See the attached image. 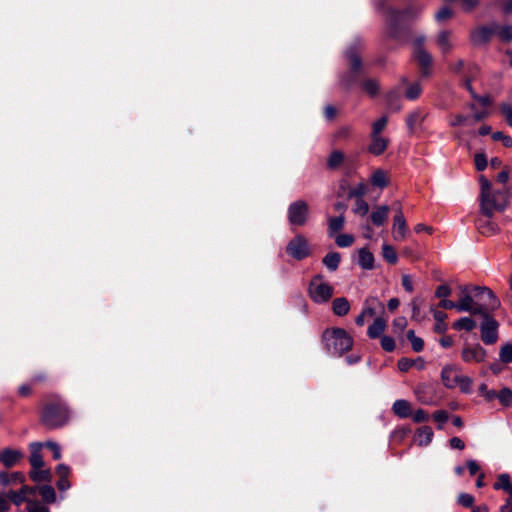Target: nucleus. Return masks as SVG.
I'll return each instance as SVG.
<instances>
[{
	"label": "nucleus",
	"instance_id": "obj_1",
	"mask_svg": "<svg viewBox=\"0 0 512 512\" xmlns=\"http://www.w3.org/2000/svg\"><path fill=\"white\" fill-rule=\"evenodd\" d=\"M424 7L411 4L404 10L389 8L385 11L386 31L394 39L400 38L402 32L410 27L421 15Z\"/></svg>",
	"mask_w": 512,
	"mask_h": 512
},
{
	"label": "nucleus",
	"instance_id": "obj_2",
	"mask_svg": "<svg viewBox=\"0 0 512 512\" xmlns=\"http://www.w3.org/2000/svg\"><path fill=\"white\" fill-rule=\"evenodd\" d=\"M70 409L67 403L58 395L49 396L42 407L40 422L47 429L63 427L69 422Z\"/></svg>",
	"mask_w": 512,
	"mask_h": 512
},
{
	"label": "nucleus",
	"instance_id": "obj_3",
	"mask_svg": "<svg viewBox=\"0 0 512 512\" xmlns=\"http://www.w3.org/2000/svg\"><path fill=\"white\" fill-rule=\"evenodd\" d=\"M321 341L329 354L338 357L351 350L353 346L352 337L343 328L324 330Z\"/></svg>",
	"mask_w": 512,
	"mask_h": 512
},
{
	"label": "nucleus",
	"instance_id": "obj_4",
	"mask_svg": "<svg viewBox=\"0 0 512 512\" xmlns=\"http://www.w3.org/2000/svg\"><path fill=\"white\" fill-rule=\"evenodd\" d=\"M474 298L476 299L477 315H491V313L500 307V301L487 287H473Z\"/></svg>",
	"mask_w": 512,
	"mask_h": 512
},
{
	"label": "nucleus",
	"instance_id": "obj_5",
	"mask_svg": "<svg viewBox=\"0 0 512 512\" xmlns=\"http://www.w3.org/2000/svg\"><path fill=\"white\" fill-rule=\"evenodd\" d=\"M509 194H480V207L483 216L491 218L496 212L506 208Z\"/></svg>",
	"mask_w": 512,
	"mask_h": 512
},
{
	"label": "nucleus",
	"instance_id": "obj_6",
	"mask_svg": "<svg viewBox=\"0 0 512 512\" xmlns=\"http://www.w3.org/2000/svg\"><path fill=\"white\" fill-rule=\"evenodd\" d=\"M323 275H315L309 284V295L315 303H326L333 296V287L323 281Z\"/></svg>",
	"mask_w": 512,
	"mask_h": 512
},
{
	"label": "nucleus",
	"instance_id": "obj_7",
	"mask_svg": "<svg viewBox=\"0 0 512 512\" xmlns=\"http://www.w3.org/2000/svg\"><path fill=\"white\" fill-rule=\"evenodd\" d=\"M426 37L420 35L413 41V56L421 67V75L428 77L430 75V67L432 65V56L424 48Z\"/></svg>",
	"mask_w": 512,
	"mask_h": 512
},
{
	"label": "nucleus",
	"instance_id": "obj_8",
	"mask_svg": "<svg viewBox=\"0 0 512 512\" xmlns=\"http://www.w3.org/2000/svg\"><path fill=\"white\" fill-rule=\"evenodd\" d=\"M480 324L481 340L486 345H492L498 340L499 323L491 315H481Z\"/></svg>",
	"mask_w": 512,
	"mask_h": 512
},
{
	"label": "nucleus",
	"instance_id": "obj_9",
	"mask_svg": "<svg viewBox=\"0 0 512 512\" xmlns=\"http://www.w3.org/2000/svg\"><path fill=\"white\" fill-rule=\"evenodd\" d=\"M286 252L296 260H302L309 256L310 249L307 239L303 235H297L291 239L286 247Z\"/></svg>",
	"mask_w": 512,
	"mask_h": 512
},
{
	"label": "nucleus",
	"instance_id": "obj_10",
	"mask_svg": "<svg viewBox=\"0 0 512 512\" xmlns=\"http://www.w3.org/2000/svg\"><path fill=\"white\" fill-rule=\"evenodd\" d=\"M308 205L301 200L293 202L288 208V220L290 224L302 226L308 218Z\"/></svg>",
	"mask_w": 512,
	"mask_h": 512
},
{
	"label": "nucleus",
	"instance_id": "obj_11",
	"mask_svg": "<svg viewBox=\"0 0 512 512\" xmlns=\"http://www.w3.org/2000/svg\"><path fill=\"white\" fill-rule=\"evenodd\" d=\"M409 229L402 208L399 205L393 217L392 236L395 241H403L407 238Z\"/></svg>",
	"mask_w": 512,
	"mask_h": 512
},
{
	"label": "nucleus",
	"instance_id": "obj_12",
	"mask_svg": "<svg viewBox=\"0 0 512 512\" xmlns=\"http://www.w3.org/2000/svg\"><path fill=\"white\" fill-rule=\"evenodd\" d=\"M461 357L466 363H482L486 360L487 351L480 344H467L462 349Z\"/></svg>",
	"mask_w": 512,
	"mask_h": 512
},
{
	"label": "nucleus",
	"instance_id": "obj_13",
	"mask_svg": "<svg viewBox=\"0 0 512 512\" xmlns=\"http://www.w3.org/2000/svg\"><path fill=\"white\" fill-rule=\"evenodd\" d=\"M492 36H496L495 22L487 26L478 27L470 33V39L474 45L485 44Z\"/></svg>",
	"mask_w": 512,
	"mask_h": 512
},
{
	"label": "nucleus",
	"instance_id": "obj_14",
	"mask_svg": "<svg viewBox=\"0 0 512 512\" xmlns=\"http://www.w3.org/2000/svg\"><path fill=\"white\" fill-rule=\"evenodd\" d=\"M463 297L457 302L458 312H469L472 315H477L476 312V299L474 298V291L465 286L461 288Z\"/></svg>",
	"mask_w": 512,
	"mask_h": 512
},
{
	"label": "nucleus",
	"instance_id": "obj_15",
	"mask_svg": "<svg viewBox=\"0 0 512 512\" xmlns=\"http://www.w3.org/2000/svg\"><path fill=\"white\" fill-rule=\"evenodd\" d=\"M460 370L456 366L447 365L441 371V380L443 385L448 389L457 387Z\"/></svg>",
	"mask_w": 512,
	"mask_h": 512
},
{
	"label": "nucleus",
	"instance_id": "obj_16",
	"mask_svg": "<svg viewBox=\"0 0 512 512\" xmlns=\"http://www.w3.org/2000/svg\"><path fill=\"white\" fill-rule=\"evenodd\" d=\"M346 58L349 62L351 72L353 74L357 73L362 65L360 58V43L357 42L347 49Z\"/></svg>",
	"mask_w": 512,
	"mask_h": 512
},
{
	"label": "nucleus",
	"instance_id": "obj_17",
	"mask_svg": "<svg viewBox=\"0 0 512 512\" xmlns=\"http://www.w3.org/2000/svg\"><path fill=\"white\" fill-rule=\"evenodd\" d=\"M23 458L20 450L6 448L0 452V462L7 468L13 467Z\"/></svg>",
	"mask_w": 512,
	"mask_h": 512
},
{
	"label": "nucleus",
	"instance_id": "obj_18",
	"mask_svg": "<svg viewBox=\"0 0 512 512\" xmlns=\"http://www.w3.org/2000/svg\"><path fill=\"white\" fill-rule=\"evenodd\" d=\"M37 491V487H30L27 485H23L19 491H9L7 493V497L10 501H12L16 506L21 505L24 501H26V495H34Z\"/></svg>",
	"mask_w": 512,
	"mask_h": 512
},
{
	"label": "nucleus",
	"instance_id": "obj_19",
	"mask_svg": "<svg viewBox=\"0 0 512 512\" xmlns=\"http://www.w3.org/2000/svg\"><path fill=\"white\" fill-rule=\"evenodd\" d=\"M435 41L443 54H448L454 48L451 31L443 30L439 32L436 36Z\"/></svg>",
	"mask_w": 512,
	"mask_h": 512
},
{
	"label": "nucleus",
	"instance_id": "obj_20",
	"mask_svg": "<svg viewBox=\"0 0 512 512\" xmlns=\"http://www.w3.org/2000/svg\"><path fill=\"white\" fill-rule=\"evenodd\" d=\"M426 118L424 110L417 108L409 113L406 117V125L410 133H414L416 128L423 123Z\"/></svg>",
	"mask_w": 512,
	"mask_h": 512
},
{
	"label": "nucleus",
	"instance_id": "obj_21",
	"mask_svg": "<svg viewBox=\"0 0 512 512\" xmlns=\"http://www.w3.org/2000/svg\"><path fill=\"white\" fill-rule=\"evenodd\" d=\"M43 447L42 443L39 442H33L30 444V464L32 466V469H40L44 466V461L41 455V449Z\"/></svg>",
	"mask_w": 512,
	"mask_h": 512
},
{
	"label": "nucleus",
	"instance_id": "obj_22",
	"mask_svg": "<svg viewBox=\"0 0 512 512\" xmlns=\"http://www.w3.org/2000/svg\"><path fill=\"white\" fill-rule=\"evenodd\" d=\"M371 143L368 147V151L373 155H381L388 147L389 140L381 135L370 136Z\"/></svg>",
	"mask_w": 512,
	"mask_h": 512
},
{
	"label": "nucleus",
	"instance_id": "obj_23",
	"mask_svg": "<svg viewBox=\"0 0 512 512\" xmlns=\"http://www.w3.org/2000/svg\"><path fill=\"white\" fill-rule=\"evenodd\" d=\"M489 219L490 218L485 217V216L479 217V218H477V220L475 222L477 230L482 235L491 236V235H494L498 230L497 225L495 223L491 222Z\"/></svg>",
	"mask_w": 512,
	"mask_h": 512
},
{
	"label": "nucleus",
	"instance_id": "obj_24",
	"mask_svg": "<svg viewBox=\"0 0 512 512\" xmlns=\"http://www.w3.org/2000/svg\"><path fill=\"white\" fill-rule=\"evenodd\" d=\"M389 212L390 207L388 205H381L371 213L370 219L374 225L382 226L386 223Z\"/></svg>",
	"mask_w": 512,
	"mask_h": 512
},
{
	"label": "nucleus",
	"instance_id": "obj_25",
	"mask_svg": "<svg viewBox=\"0 0 512 512\" xmlns=\"http://www.w3.org/2000/svg\"><path fill=\"white\" fill-rule=\"evenodd\" d=\"M345 225V217L343 214H340L337 217H329L328 219V228L327 234L330 238L335 237L339 231L344 228Z\"/></svg>",
	"mask_w": 512,
	"mask_h": 512
},
{
	"label": "nucleus",
	"instance_id": "obj_26",
	"mask_svg": "<svg viewBox=\"0 0 512 512\" xmlns=\"http://www.w3.org/2000/svg\"><path fill=\"white\" fill-rule=\"evenodd\" d=\"M384 311V304L377 297H370L365 300L362 313L365 316L372 317L376 314V310Z\"/></svg>",
	"mask_w": 512,
	"mask_h": 512
},
{
	"label": "nucleus",
	"instance_id": "obj_27",
	"mask_svg": "<svg viewBox=\"0 0 512 512\" xmlns=\"http://www.w3.org/2000/svg\"><path fill=\"white\" fill-rule=\"evenodd\" d=\"M24 481H25V476L21 472H13L11 474H9L8 472H5V471L0 472V484L3 487H6L10 484H15V483H24Z\"/></svg>",
	"mask_w": 512,
	"mask_h": 512
},
{
	"label": "nucleus",
	"instance_id": "obj_28",
	"mask_svg": "<svg viewBox=\"0 0 512 512\" xmlns=\"http://www.w3.org/2000/svg\"><path fill=\"white\" fill-rule=\"evenodd\" d=\"M392 410L400 418H407L412 412L410 403L404 399L396 400L393 403Z\"/></svg>",
	"mask_w": 512,
	"mask_h": 512
},
{
	"label": "nucleus",
	"instance_id": "obj_29",
	"mask_svg": "<svg viewBox=\"0 0 512 512\" xmlns=\"http://www.w3.org/2000/svg\"><path fill=\"white\" fill-rule=\"evenodd\" d=\"M332 310L337 316H345L350 311V303L345 297L335 298L332 302Z\"/></svg>",
	"mask_w": 512,
	"mask_h": 512
},
{
	"label": "nucleus",
	"instance_id": "obj_30",
	"mask_svg": "<svg viewBox=\"0 0 512 512\" xmlns=\"http://www.w3.org/2000/svg\"><path fill=\"white\" fill-rule=\"evenodd\" d=\"M358 264L365 270H370L374 267V256L366 248H361L358 252Z\"/></svg>",
	"mask_w": 512,
	"mask_h": 512
},
{
	"label": "nucleus",
	"instance_id": "obj_31",
	"mask_svg": "<svg viewBox=\"0 0 512 512\" xmlns=\"http://www.w3.org/2000/svg\"><path fill=\"white\" fill-rule=\"evenodd\" d=\"M415 437L419 446H426L432 441L433 431L429 426H423L416 431Z\"/></svg>",
	"mask_w": 512,
	"mask_h": 512
},
{
	"label": "nucleus",
	"instance_id": "obj_32",
	"mask_svg": "<svg viewBox=\"0 0 512 512\" xmlns=\"http://www.w3.org/2000/svg\"><path fill=\"white\" fill-rule=\"evenodd\" d=\"M341 261V255L338 252H329L322 259L323 265L331 272L336 271Z\"/></svg>",
	"mask_w": 512,
	"mask_h": 512
},
{
	"label": "nucleus",
	"instance_id": "obj_33",
	"mask_svg": "<svg viewBox=\"0 0 512 512\" xmlns=\"http://www.w3.org/2000/svg\"><path fill=\"white\" fill-rule=\"evenodd\" d=\"M386 321L383 318H376L368 327L367 334L370 338H378L385 330Z\"/></svg>",
	"mask_w": 512,
	"mask_h": 512
},
{
	"label": "nucleus",
	"instance_id": "obj_34",
	"mask_svg": "<svg viewBox=\"0 0 512 512\" xmlns=\"http://www.w3.org/2000/svg\"><path fill=\"white\" fill-rule=\"evenodd\" d=\"M496 36L500 41L509 43L512 42V25H500L495 23Z\"/></svg>",
	"mask_w": 512,
	"mask_h": 512
},
{
	"label": "nucleus",
	"instance_id": "obj_35",
	"mask_svg": "<svg viewBox=\"0 0 512 512\" xmlns=\"http://www.w3.org/2000/svg\"><path fill=\"white\" fill-rule=\"evenodd\" d=\"M416 365L418 369H423L425 366V362L422 358H418L416 360H411L409 358H401L398 361V368L402 372L408 371L412 366Z\"/></svg>",
	"mask_w": 512,
	"mask_h": 512
},
{
	"label": "nucleus",
	"instance_id": "obj_36",
	"mask_svg": "<svg viewBox=\"0 0 512 512\" xmlns=\"http://www.w3.org/2000/svg\"><path fill=\"white\" fill-rule=\"evenodd\" d=\"M344 157L343 152L339 150L332 151L327 160L328 168L332 170L339 168L344 161Z\"/></svg>",
	"mask_w": 512,
	"mask_h": 512
},
{
	"label": "nucleus",
	"instance_id": "obj_37",
	"mask_svg": "<svg viewBox=\"0 0 512 512\" xmlns=\"http://www.w3.org/2000/svg\"><path fill=\"white\" fill-rule=\"evenodd\" d=\"M476 327V322L470 317H462L453 323L456 330L472 331Z\"/></svg>",
	"mask_w": 512,
	"mask_h": 512
},
{
	"label": "nucleus",
	"instance_id": "obj_38",
	"mask_svg": "<svg viewBox=\"0 0 512 512\" xmlns=\"http://www.w3.org/2000/svg\"><path fill=\"white\" fill-rule=\"evenodd\" d=\"M29 475L30 478L35 482H49L51 480V473L47 469H32Z\"/></svg>",
	"mask_w": 512,
	"mask_h": 512
},
{
	"label": "nucleus",
	"instance_id": "obj_39",
	"mask_svg": "<svg viewBox=\"0 0 512 512\" xmlns=\"http://www.w3.org/2000/svg\"><path fill=\"white\" fill-rule=\"evenodd\" d=\"M37 490L39 491V494L41 495L42 499L46 503H53L56 500V493L52 486L50 485H43L41 487H37Z\"/></svg>",
	"mask_w": 512,
	"mask_h": 512
},
{
	"label": "nucleus",
	"instance_id": "obj_40",
	"mask_svg": "<svg viewBox=\"0 0 512 512\" xmlns=\"http://www.w3.org/2000/svg\"><path fill=\"white\" fill-rule=\"evenodd\" d=\"M355 206L353 208V212L360 216H365L369 211L368 203L362 198L363 194H355Z\"/></svg>",
	"mask_w": 512,
	"mask_h": 512
},
{
	"label": "nucleus",
	"instance_id": "obj_41",
	"mask_svg": "<svg viewBox=\"0 0 512 512\" xmlns=\"http://www.w3.org/2000/svg\"><path fill=\"white\" fill-rule=\"evenodd\" d=\"M511 487L510 476L507 473L500 474L497 481L493 484L495 490H504L505 492Z\"/></svg>",
	"mask_w": 512,
	"mask_h": 512
},
{
	"label": "nucleus",
	"instance_id": "obj_42",
	"mask_svg": "<svg viewBox=\"0 0 512 512\" xmlns=\"http://www.w3.org/2000/svg\"><path fill=\"white\" fill-rule=\"evenodd\" d=\"M422 93V86L419 82H414L409 84L406 91L405 96L409 100H416L420 97Z\"/></svg>",
	"mask_w": 512,
	"mask_h": 512
},
{
	"label": "nucleus",
	"instance_id": "obj_43",
	"mask_svg": "<svg viewBox=\"0 0 512 512\" xmlns=\"http://www.w3.org/2000/svg\"><path fill=\"white\" fill-rule=\"evenodd\" d=\"M371 182L375 188L380 190L384 189L387 184V177L385 172L378 170L375 173H373L371 177Z\"/></svg>",
	"mask_w": 512,
	"mask_h": 512
},
{
	"label": "nucleus",
	"instance_id": "obj_44",
	"mask_svg": "<svg viewBox=\"0 0 512 512\" xmlns=\"http://www.w3.org/2000/svg\"><path fill=\"white\" fill-rule=\"evenodd\" d=\"M388 123L387 116H382L372 123L370 136L381 135Z\"/></svg>",
	"mask_w": 512,
	"mask_h": 512
},
{
	"label": "nucleus",
	"instance_id": "obj_45",
	"mask_svg": "<svg viewBox=\"0 0 512 512\" xmlns=\"http://www.w3.org/2000/svg\"><path fill=\"white\" fill-rule=\"evenodd\" d=\"M407 339L410 341L412 349L415 352H421L424 348V341L422 338L417 337L415 335L414 330H409L407 332Z\"/></svg>",
	"mask_w": 512,
	"mask_h": 512
},
{
	"label": "nucleus",
	"instance_id": "obj_46",
	"mask_svg": "<svg viewBox=\"0 0 512 512\" xmlns=\"http://www.w3.org/2000/svg\"><path fill=\"white\" fill-rule=\"evenodd\" d=\"M333 238L340 248L350 247L354 243V236L351 234H337Z\"/></svg>",
	"mask_w": 512,
	"mask_h": 512
},
{
	"label": "nucleus",
	"instance_id": "obj_47",
	"mask_svg": "<svg viewBox=\"0 0 512 512\" xmlns=\"http://www.w3.org/2000/svg\"><path fill=\"white\" fill-rule=\"evenodd\" d=\"M383 258L390 264H396L398 257L394 248L388 244L383 245L382 248Z\"/></svg>",
	"mask_w": 512,
	"mask_h": 512
},
{
	"label": "nucleus",
	"instance_id": "obj_48",
	"mask_svg": "<svg viewBox=\"0 0 512 512\" xmlns=\"http://www.w3.org/2000/svg\"><path fill=\"white\" fill-rule=\"evenodd\" d=\"M499 357L503 363L508 364V363L512 362V344L511 343H506L505 345H503L501 347L500 352H499Z\"/></svg>",
	"mask_w": 512,
	"mask_h": 512
},
{
	"label": "nucleus",
	"instance_id": "obj_49",
	"mask_svg": "<svg viewBox=\"0 0 512 512\" xmlns=\"http://www.w3.org/2000/svg\"><path fill=\"white\" fill-rule=\"evenodd\" d=\"M472 382L473 381L470 377L459 374V378L457 381V387H459L461 392L467 394V393L471 392Z\"/></svg>",
	"mask_w": 512,
	"mask_h": 512
},
{
	"label": "nucleus",
	"instance_id": "obj_50",
	"mask_svg": "<svg viewBox=\"0 0 512 512\" xmlns=\"http://www.w3.org/2000/svg\"><path fill=\"white\" fill-rule=\"evenodd\" d=\"M363 89L370 95L375 96L379 92V84L374 79H367L362 84Z\"/></svg>",
	"mask_w": 512,
	"mask_h": 512
},
{
	"label": "nucleus",
	"instance_id": "obj_51",
	"mask_svg": "<svg viewBox=\"0 0 512 512\" xmlns=\"http://www.w3.org/2000/svg\"><path fill=\"white\" fill-rule=\"evenodd\" d=\"M497 398L502 405L509 406L512 403V391L509 388H503L498 392Z\"/></svg>",
	"mask_w": 512,
	"mask_h": 512
},
{
	"label": "nucleus",
	"instance_id": "obj_52",
	"mask_svg": "<svg viewBox=\"0 0 512 512\" xmlns=\"http://www.w3.org/2000/svg\"><path fill=\"white\" fill-rule=\"evenodd\" d=\"M28 512H50L49 508L38 501H27Z\"/></svg>",
	"mask_w": 512,
	"mask_h": 512
},
{
	"label": "nucleus",
	"instance_id": "obj_53",
	"mask_svg": "<svg viewBox=\"0 0 512 512\" xmlns=\"http://www.w3.org/2000/svg\"><path fill=\"white\" fill-rule=\"evenodd\" d=\"M474 497L468 493H460L457 502L463 507H473Z\"/></svg>",
	"mask_w": 512,
	"mask_h": 512
},
{
	"label": "nucleus",
	"instance_id": "obj_54",
	"mask_svg": "<svg viewBox=\"0 0 512 512\" xmlns=\"http://www.w3.org/2000/svg\"><path fill=\"white\" fill-rule=\"evenodd\" d=\"M492 139L495 141H501L502 144L507 148L512 147V138L508 135L503 134L502 132H494L492 134Z\"/></svg>",
	"mask_w": 512,
	"mask_h": 512
},
{
	"label": "nucleus",
	"instance_id": "obj_55",
	"mask_svg": "<svg viewBox=\"0 0 512 512\" xmlns=\"http://www.w3.org/2000/svg\"><path fill=\"white\" fill-rule=\"evenodd\" d=\"M352 132L351 126H342L334 133L335 140H345L349 138Z\"/></svg>",
	"mask_w": 512,
	"mask_h": 512
},
{
	"label": "nucleus",
	"instance_id": "obj_56",
	"mask_svg": "<svg viewBox=\"0 0 512 512\" xmlns=\"http://www.w3.org/2000/svg\"><path fill=\"white\" fill-rule=\"evenodd\" d=\"M452 15H453V12L450 8L443 7L435 14V19L437 22H443L445 20L450 19L452 17Z\"/></svg>",
	"mask_w": 512,
	"mask_h": 512
},
{
	"label": "nucleus",
	"instance_id": "obj_57",
	"mask_svg": "<svg viewBox=\"0 0 512 512\" xmlns=\"http://www.w3.org/2000/svg\"><path fill=\"white\" fill-rule=\"evenodd\" d=\"M451 288L446 285V284H442V285H439L436 290H435V297L439 298V299H446L448 296L451 295Z\"/></svg>",
	"mask_w": 512,
	"mask_h": 512
},
{
	"label": "nucleus",
	"instance_id": "obj_58",
	"mask_svg": "<svg viewBox=\"0 0 512 512\" xmlns=\"http://www.w3.org/2000/svg\"><path fill=\"white\" fill-rule=\"evenodd\" d=\"M449 418V414L447 411L445 410H438L436 412H434L433 414V419L439 423V426L438 428L439 429H442V424H444Z\"/></svg>",
	"mask_w": 512,
	"mask_h": 512
},
{
	"label": "nucleus",
	"instance_id": "obj_59",
	"mask_svg": "<svg viewBox=\"0 0 512 512\" xmlns=\"http://www.w3.org/2000/svg\"><path fill=\"white\" fill-rule=\"evenodd\" d=\"M468 116H464L462 114H457L454 116H451L449 119L450 126L456 127V126H462L465 125L468 121Z\"/></svg>",
	"mask_w": 512,
	"mask_h": 512
},
{
	"label": "nucleus",
	"instance_id": "obj_60",
	"mask_svg": "<svg viewBox=\"0 0 512 512\" xmlns=\"http://www.w3.org/2000/svg\"><path fill=\"white\" fill-rule=\"evenodd\" d=\"M407 326V320L405 317H397L393 321V329L395 333H402Z\"/></svg>",
	"mask_w": 512,
	"mask_h": 512
},
{
	"label": "nucleus",
	"instance_id": "obj_61",
	"mask_svg": "<svg viewBox=\"0 0 512 512\" xmlns=\"http://www.w3.org/2000/svg\"><path fill=\"white\" fill-rule=\"evenodd\" d=\"M381 347L387 352H392L395 349V341L390 336H383L381 338Z\"/></svg>",
	"mask_w": 512,
	"mask_h": 512
},
{
	"label": "nucleus",
	"instance_id": "obj_62",
	"mask_svg": "<svg viewBox=\"0 0 512 512\" xmlns=\"http://www.w3.org/2000/svg\"><path fill=\"white\" fill-rule=\"evenodd\" d=\"M474 162H475L476 169L478 171H483L487 167L486 156L482 153H478L475 155Z\"/></svg>",
	"mask_w": 512,
	"mask_h": 512
},
{
	"label": "nucleus",
	"instance_id": "obj_63",
	"mask_svg": "<svg viewBox=\"0 0 512 512\" xmlns=\"http://www.w3.org/2000/svg\"><path fill=\"white\" fill-rule=\"evenodd\" d=\"M44 445L53 452V458L55 460H59L61 458V449L56 442L48 441Z\"/></svg>",
	"mask_w": 512,
	"mask_h": 512
},
{
	"label": "nucleus",
	"instance_id": "obj_64",
	"mask_svg": "<svg viewBox=\"0 0 512 512\" xmlns=\"http://www.w3.org/2000/svg\"><path fill=\"white\" fill-rule=\"evenodd\" d=\"M501 110H502L503 114L505 115L509 126L512 127V106H510L508 104H503L501 106Z\"/></svg>",
	"mask_w": 512,
	"mask_h": 512
}]
</instances>
